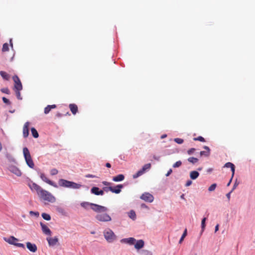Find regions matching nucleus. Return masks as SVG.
<instances>
[{
    "mask_svg": "<svg viewBox=\"0 0 255 255\" xmlns=\"http://www.w3.org/2000/svg\"><path fill=\"white\" fill-rule=\"evenodd\" d=\"M232 192H230L229 193H228V194H227L226 195V196L228 198V200H229L230 199V196H231V193H232Z\"/></svg>",
    "mask_w": 255,
    "mask_h": 255,
    "instance_id": "56",
    "label": "nucleus"
},
{
    "mask_svg": "<svg viewBox=\"0 0 255 255\" xmlns=\"http://www.w3.org/2000/svg\"><path fill=\"white\" fill-rule=\"evenodd\" d=\"M104 235L105 239L109 242H113L116 238L114 232L110 229L105 230L104 232Z\"/></svg>",
    "mask_w": 255,
    "mask_h": 255,
    "instance_id": "3",
    "label": "nucleus"
},
{
    "mask_svg": "<svg viewBox=\"0 0 255 255\" xmlns=\"http://www.w3.org/2000/svg\"><path fill=\"white\" fill-rule=\"evenodd\" d=\"M86 177L87 178H95L96 176L92 174H87L86 175Z\"/></svg>",
    "mask_w": 255,
    "mask_h": 255,
    "instance_id": "52",
    "label": "nucleus"
},
{
    "mask_svg": "<svg viewBox=\"0 0 255 255\" xmlns=\"http://www.w3.org/2000/svg\"><path fill=\"white\" fill-rule=\"evenodd\" d=\"M102 183L105 185V186H110V185H111V183L110 182H107V181H103L102 182Z\"/></svg>",
    "mask_w": 255,
    "mask_h": 255,
    "instance_id": "50",
    "label": "nucleus"
},
{
    "mask_svg": "<svg viewBox=\"0 0 255 255\" xmlns=\"http://www.w3.org/2000/svg\"><path fill=\"white\" fill-rule=\"evenodd\" d=\"M124 186L122 184L117 185L116 186L112 187V189H111V192L116 194H119L121 192V189Z\"/></svg>",
    "mask_w": 255,
    "mask_h": 255,
    "instance_id": "17",
    "label": "nucleus"
},
{
    "mask_svg": "<svg viewBox=\"0 0 255 255\" xmlns=\"http://www.w3.org/2000/svg\"><path fill=\"white\" fill-rule=\"evenodd\" d=\"M23 153L25 161L32 158L29 151L27 147L23 148Z\"/></svg>",
    "mask_w": 255,
    "mask_h": 255,
    "instance_id": "18",
    "label": "nucleus"
},
{
    "mask_svg": "<svg viewBox=\"0 0 255 255\" xmlns=\"http://www.w3.org/2000/svg\"><path fill=\"white\" fill-rule=\"evenodd\" d=\"M29 125L28 122H26L23 128V135L24 137H27L29 134Z\"/></svg>",
    "mask_w": 255,
    "mask_h": 255,
    "instance_id": "15",
    "label": "nucleus"
},
{
    "mask_svg": "<svg viewBox=\"0 0 255 255\" xmlns=\"http://www.w3.org/2000/svg\"><path fill=\"white\" fill-rule=\"evenodd\" d=\"M188 161L193 164H194L198 161V159L195 157H191L188 158Z\"/></svg>",
    "mask_w": 255,
    "mask_h": 255,
    "instance_id": "33",
    "label": "nucleus"
},
{
    "mask_svg": "<svg viewBox=\"0 0 255 255\" xmlns=\"http://www.w3.org/2000/svg\"><path fill=\"white\" fill-rule=\"evenodd\" d=\"M193 140L194 141H200L201 142H205V140L204 137H203L201 136H199L197 137H194L193 138Z\"/></svg>",
    "mask_w": 255,
    "mask_h": 255,
    "instance_id": "40",
    "label": "nucleus"
},
{
    "mask_svg": "<svg viewBox=\"0 0 255 255\" xmlns=\"http://www.w3.org/2000/svg\"><path fill=\"white\" fill-rule=\"evenodd\" d=\"M144 172L142 169L139 170L137 173L133 175V178L135 179L142 175Z\"/></svg>",
    "mask_w": 255,
    "mask_h": 255,
    "instance_id": "30",
    "label": "nucleus"
},
{
    "mask_svg": "<svg viewBox=\"0 0 255 255\" xmlns=\"http://www.w3.org/2000/svg\"><path fill=\"white\" fill-rule=\"evenodd\" d=\"M0 74L1 76L5 80H8L9 79V75L4 71H0Z\"/></svg>",
    "mask_w": 255,
    "mask_h": 255,
    "instance_id": "26",
    "label": "nucleus"
},
{
    "mask_svg": "<svg viewBox=\"0 0 255 255\" xmlns=\"http://www.w3.org/2000/svg\"><path fill=\"white\" fill-rule=\"evenodd\" d=\"M181 198H183V195L181 196Z\"/></svg>",
    "mask_w": 255,
    "mask_h": 255,
    "instance_id": "64",
    "label": "nucleus"
},
{
    "mask_svg": "<svg viewBox=\"0 0 255 255\" xmlns=\"http://www.w3.org/2000/svg\"><path fill=\"white\" fill-rule=\"evenodd\" d=\"M204 148L206 149V151H201L200 152V154L201 156H208L210 154V149L209 147L207 146H204Z\"/></svg>",
    "mask_w": 255,
    "mask_h": 255,
    "instance_id": "21",
    "label": "nucleus"
},
{
    "mask_svg": "<svg viewBox=\"0 0 255 255\" xmlns=\"http://www.w3.org/2000/svg\"><path fill=\"white\" fill-rule=\"evenodd\" d=\"M58 184L61 187L72 189H79L82 186L80 184L76 183L63 179H60L59 180Z\"/></svg>",
    "mask_w": 255,
    "mask_h": 255,
    "instance_id": "1",
    "label": "nucleus"
},
{
    "mask_svg": "<svg viewBox=\"0 0 255 255\" xmlns=\"http://www.w3.org/2000/svg\"><path fill=\"white\" fill-rule=\"evenodd\" d=\"M58 173V171L56 168H53L50 170V174L51 175H56Z\"/></svg>",
    "mask_w": 255,
    "mask_h": 255,
    "instance_id": "43",
    "label": "nucleus"
},
{
    "mask_svg": "<svg viewBox=\"0 0 255 255\" xmlns=\"http://www.w3.org/2000/svg\"><path fill=\"white\" fill-rule=\"evenodd\" d=\"M151 167L150 163H147L145 164L142 168V171L145 172L146 170L149 169Z\"/></svg>",
    "mask_w": 255,
    "mask_h": 255,
    "instance_id": "37",
    "label": "nucleus"
},
{
    "mask_svg": "<svg viewBox=\"0 0 255 255\" xmlns=\"http://www.w3.org/2000/svg\"><path fill=\"white\" fill-rule=\"evenodd\" d=\"M217 187V184L216 183H214L212 184L208 188V190L210 192L213 191L215 190Z\"/></svg>",
    "mask_w": 255,
    "mask_h": 255,
    "instance_id": "41",
    "label": "nucleus"
},
{
    "mask_svg": "<svg viewBox=\"0 0 255 255\" xmlns=\"http://www.w3.org/2000/svg\"><path fill=\"white\" fill-rule=\"evenodd\" d=\"M26 163L27 164V165L31 168H33L34 166V162L31 159H29L27 160H26Z\"/></svg>",
    "mask_w": 255,
    "mask_h": 255,
    "instance_id": "28",
    "label": "nucleus"
},
{
    "mask_svg": "<svg viewBox=\"0 0 255 255\" xmlns=\"http://www.w3.org/2000/svg\"><path fill=\"white\" fill-rule=\"evenodd\" d=\"M182 164V162L180 160L176 161L175 163L173 165V167L174 168H177L180 167Z\"/></svg>",
    "mask_w": 255,
    "mask_h": 255,
    "instance_id": "42",
    "label": "nucleus"
},
{
    "mask_svg": "<svg viewBox=\"0 0 255 255\" xmlns=\"http://www.w3.org/2000/svg\"><path fill=\"white\" fill-rule=\"evenodd\" d=\"M153 158H154V159L156 160H159V157H157V156H155V155H154V156H153Z\"/></svg>",
    "mask_w": 255,
    "mask_h": 255,
    "instance_id": "59",
    "label": "nucleus"
},
{
    "mask_svg": "<svg viewBox=\"0 0 255 255\" xmlns=\"http://www.w3.org/2000/svg\"><path fill=\"white\" fill-rule=\"evenodd\" d=\"M40 224L41 227V229L43 233L46 235L51 236V231L49 229V228L45 224H43L42 222H40Z\"/></svg>",
    "mask_w": 255,
    "mask_h": 255,
    "instance_id": "12",
    "label": "nucleus"
},
{
    "mask_svg": "<svg viewBox=\"0 0 255 255\" xmlns=\"http://www.w3.org/2000/svg\"><path fill=\"white\" fill-rule=\"evenodd\" d=\"M15 92V94H16V96L17 97V98L18 99V100H22V97L21 96V95H20V91L21 90H14Z\"/></svg>",
    "mask_w": 255,
    "mask_h": 255,
    "instance_id": "34",
    "label": "nucleus"
},
{
    "mask_svg": "<svg viewBox=\"0 0 255 255\" xmlns=\"http://www.w3.org/2000/svg\"><path fill=\"white\" fill-rule=\"evenodd\" d=\"M128 217L131 218V219L132 220H135V218H136V214H135V213L134 211L133 210H131L128 213Z\"/></svg>",
    "mask_w": 255,
    "mask_h": 255,
    "instance_id": "27",
    "label": "nucleus"
},
{
    "mask_svg": "<svg viewBox=\"0 0 255 255\" xmlns=\"http://www.w3.org/2000/svg\"><path fill=\"white\" fill-rule=\"evenodd\" d=\"M140 198L145 202L150 203L152 202L154 200L153 195L147 192L142 194L140 196Z\"/></svg>",
    "mask_w": 255,
    "mask_h": 255,
    "instance_id": "8",
    "label": "nucleus"
},
{
    "mask_svg": "<svg viewBox=\"0 0 255 255\" xmlns=\"http://www.w3.org/2000/svg\"><path fill=\"white\" fill-rule=\"evenodd\" d=\"M174 140L178 144H182L184 141L183 139L180 138H175Z\"/></svg>",
    "mask_w": 255,
    "mask_h": 255,
    "instance_id": "44",
    "label": "nucleus"
},
{
    "mask_svg": "<svg viewBox=\"0 0 255 255\" xmlns=\"http://www.w3.org/2000/svg\"><path fill=\"white\" fill-rule=\"evenodd\" d=\"M166 136V134H164V135H163L162 136H161V138H164Z\"/></svg>",
    "mask_w": 255,
    "mask_h": 255,
    "instance_id": "63",
    "label": "nucleus"
},
{
    "mask_svg": "<svg viewBox=\"0 0 255 255\" xmlns=\"http://www.w3.org/2000/svg\"><path fill=\"white\" fill-rule=\"evenodd\" d=\"M9 47L8 44L7 43H4L2 46V52H6L8 51Z\"/></svg>",
    "mask_w": 255,
    "mask_h": 255,
    "instance_id": "39",
    "label": "nucleus"
},
{
    "mask_svg": "<svg viewBox=\"0 0 255 255\" xmlns=\"http://www.w3.org/2000/svg\"><path fill=\"white\" fill-rule=\"evenodd\" d=\"M11 41H12V39H10V41L9 42H10V46L12 48L13 47V44H12Z\"/></svg>",
    "mask_w": 255,
    "mask_h": 255,
    "instance_id": "61",
    "label": "nucleus"
},
{
    "mask_svg": "<svg viewBox=\"0 0 255 255\" xmlns=\"http://www.w3.org/2000/svg\"><path fill=\"white\" fill-rule=\"evenodd\" d=\"M8 170L17 176H20L22 174L21 171L17 167L13 165L9 166Z\"/></svg>",
    "mask_w": 255,
    "mask_h": 255,
    "instance_id": "11",
    "label": "nucleus"
},
{
    "mask_svg": "<svg viewBox=\"0 0 255 255\" xmlns=\"http://www.w3.org/2000/svg\"><path fill=\"white\" fill-rule=\"evenodd\" d=\"M192 182L191 180H188L186 183V186H189L192 184Z\"/></svg>",
    "mask_w": 255,
    "mask_h": 255,
    "instance_id": "53",
    "label": "nucleus"
},
{
    "mask_svg": "<svg viewBox=\"0 0 255 255\" xmlns=\"http://www.w3.org/2000/svg\"><path fill=\"white\" fill-rule=\"evenodd\" d=\"M1 91L2 93H5V94H9L10 93L9 89L8 88H7L1 89Z\"/></svg>",
    "mask_w": 255,
    "mask_h": 255,
    "instance_id": "46",
    "label": "nucleus"
},
{
    "mask_svg": "<svg viewBox=\"0 0 255 255\" xmlns=\"http://www.w3.org/2000/svg\"><path fill=\"white\" fill-rule=\"evenodd\" d=\"M219 225L217 224L215 227V232H216L219 230Z\"/></svg>",
    "mask_w": 255,
    "mask_h": 255,
    "instance_id": "57",
    "label": "nucleus"
},
{
    "mask_svg": "<svg viewBox=\"0 0 255 255\" xmlns=\"http://www.w3.org/2000/svg\"><path fill=\"white\" fill-rule=\"evenodd\" d=\"M104 194V190H100L99 192H98V195H103Z\"/></svg>",
    "mask_w": 255,
    "mask_h": 255,
    "instance_id": "55",
    "label": "nucleus"
},
{
    "mask_svg": "<svg viewBox=\"0 0 255 255\" xmlns=\"http://www.w3.org/2000/svg\"><path fill=\"white\" fill-rule=\"evenodd\" d=\"M29 214L31 215H35L36 216H39V213L38 212H33V211H30Z\"/></svg>",
    "mask_w": 255,
    "mask_h": 255,
    "instance_id": "49",
    "label": "nucleus"
},
{
    "mask_svg": "<svg viewBox=\"0 0 255 255\" xmlns=\"http://www.w3.org/2000/svg\"><path fill=\"white\" fill-rule=\"evenodd\" d=\"M199 175V173L197 171H192L190 173V177L193 180H195L197 178Z\"/></svg>",
    "mask_w": 255,
    "mask_h": 255,
    "instance_id": "24",
    "label": "nucleus"
},
{
    "mask_svg": "<svg viewBox=\"0 0 255 255\" xmlns=\"http://www.w3.org/2000/svg\"><path fill=\"white\" fill-rule=\"evenodd\" d=\"M91 209L95 212L98 213H104L108 211L107 207L96 204H91Z\"/></svg>",
    "mask_w": 255,
    "mask_h": 255,
    "instance_id": "6",
    "label": "nucleus"
},
{
    "mask_svg": "<svg viewBox=\"0 0 255 255\" xmlns=\"http://www.w3.org/2000/svg\"><path fill=\"white\" fill-rule=\"evenodd\" d=\"M4 241L10 245H13L23 249L25 248L24 245L21 243H18L17 242L18 241V240L13 236H10L8 239L5 238Z\"/></svg>",
    "mask_w": 255,
    "mask_h": 255,
    "instance_id": "4",
    "label": "nucleus"
},
{
    "mask_svg": "<svg viewBox=\"0 0 255 255\" xmlns=\"http://www.w3.org/2000/svg\"><path fill=\"white\" fill-rule=\"evenodd\" d=\"M71 112L73 115H75L78 111V107L75 104H70L69 106Z\"/></svg>",
    "mask_w": 255,
    "mask_h": 255,
    "instance_id": "22",
    "label": "nucleus"
},
{
    "mask_svg": "<svg viewBox=\"0 0 255 255\" xmlns=\"http://www.w3.org/2000/svg\"><path fill=\"white\" fill-rule=\"evenodd\" d=\"M233 178V177H231V178L230 180L229 181V182H228V183L227 184V186H229L230 185V184H231V182H232V180Z\"/></svg>",
    "mask_w": 255,
    "mask_h": 255,
    "instance_id": "60",
    "label": "nucleus"
},
{
    "mask_svg": "<svg viewBox=\"0 0 255 255\" xmlns=\"http://www.w3.org/2000/svg\"><path fill=\"white\" fill-rule=\"evenodd\" d=\"M186 236H187V229H186L184 230V231L180 239V241L179 242V244H181L182 243V242L183 241V240H184V239L185 238V237Z\"/></svg>",
    "mask_w": 255,
    "mask_h": 255,
    "instance_id": "38",
    "label": "nucleus"
},
{
    "mask_svg": "<svg viewBox=\"0 0 255 255\" xmlns=\"http://www.w3.org/2000/svg\"><path fill=\"white\" fill-rule=\"evenodd\" d=\"M2 101L4 103H5L7 105H10L11 104V103L9 101V100L5 97L2 98Z\"/></svg>",
    "mask_w": 255,
    "mask_h": 255,
    "instance_id": "45",
    "label": "nucleus"
},
{
    "mask_svg": "<svg viewBox=\"0 0 255 255\" xmlns=\"http://www.w3.org/2000/svg\"><path fill=\"white\" fill-rule=\"evenodd\" d=\"M172 172V170L170 169L166 174V176H168Z\"/></svg>",
    "mask_w": 255,
    "mask_h": 255,
    "instance_id": "54",
    "label": "nucleus"
},
{
    "mask_svg": "<svg viewBox=\"0 0 255 255\" xmlns=\"http://www.w3.org/2000/svg\"><path fill=\"white\" fill-rule=\"evenodd\" d=\"M195 148H190L189 149L188 151H187V153L189 155H191L192 154V153H194V152L195 151Z\"/></svg>",
    "mask_w": 255,
    "mask_h": 255,
    "instance_id": "48",
    "label": "nucleus"
},
{
    "mask_svg": "<svg viewBox=\"0 0 255 255\" xmlns=\"http://www.w3.org/2000/svg\"><path fill=\"white\" fill-rule=\"evenodd\" d=\"M31 133L34 138H37L38 137V136H39L38 133L35 128H31Z\"/></svg>",
    "mask_w": 255,
    "mask_h": 255,
    "instance_id": "31",
    "label": "nucleus"
},
{
    "mask_svg": "<svg viewBox=\"0 0 255 255\" xmlns=\"http://www.w3.org/2000/svg\"><path fill=\"white\" fill-rule=\"evenodd\" d=\"M100 189L97 187H93L91 190V192L92 194L96 195H98V192H99Z\"/></svg>",
    "mask_w": 255,
    "mask_h": 255,
    "instance_id": "29",
    "label": "nucleus"
},
{
    "mask_svg": "<svg viewBox=\"0 0 255 255\" xmlns=\"http://www.w3.org/2000/svg\"><path fill=\"white\" fill-rule=\"evenodd\" d=\"M96 219L100 221V222H109L112 220L111 217L107 213H101L100 214H98L96 216Z\"/></svg>",
    "mask_w": 255,
    "mask_h": 255,
    "instance_id": "5",
    "label": "nucleus"
},
{
    "mask_svg": "<svg viewBox=\"0 0 255 255\" xmlns=\"http://www.w3.org/2000/svg\"><path fill=\"white\" fill-rule=\"evenodd\" d=\"M1 149H2V145H1V142H0V151L1 150Z\"/></svg>",
    "mask_w": 255,
    "mask_h": 255,
    "instance_id": "62",
    "label": "nucleus"
},
{
    "mask_svg": "<svg viewBox=\"0 0 255 255\" xmlns=\"http://www.w3.org/2000/svg\"><path fill=\"white\" fill-rule=\"evenodd\" d=\"M239 183H237V181L235 182L233 187V189L232 190H231V192H233V191L237 187V186L238 185Z\"/></svg>",
    "mask_w": 255,
    "mask_h": 255,
    "instance_id": "51",
    "label": "nucleus"
},
{
    "mask_svg": "<svg viewBox=\"0 0 255 255\" xmlns=\"http://www.w3.org/2000/svg\"><path fill=\"white\" fill-rule=\"evenodd\" d=\"M56 106L55 105H48L44 109V114H48L51 109L56 108Z\"/></svg>",
    "mask_w": 255,
    "mask_h": 255,
    "instance_id": "25",
    "label": "nucleus"
},
{
    "mask_svg": "<svg viewBox=\"0 0 255 255\" xmlns=\"http://www.w3.org/2000/svg\"><path fill=\"white\" fill-rule=\"evenodd\" d=\"M135 241H136V240L134 238H131V237L128 238L123 239L121 240L122 243L128 244L130 245L134 244Z\"/></svg>",
    "mask_w": 255,
    "mask_h": 255,
    "instance_id": "16",
    "label": "nucleus"
},
{
    "mask_svg": "<svg viewBox=\"0 0 255 255\" xmlns=\"http://www.w3.org/2000/svg\"><path fill=\"white\" fill-rule=\"evenodd\" d=\"M125 176L123 174H119L116 176L113 177V180L115 182H119L124 180Z\"/></svg>",
    "mask_w": 255,
    "mask_h": 255,
    "instance_id": "23",
    "label": "nucleus"
},
{
    "mask_svg": "<svg viewBox=\"0 0 255 255\" xmlns=\"http://www.w3.org/2000/svg\"><path fill=\"white\" fill-rule=\"evenodd\" d=\"M13 80L14 82V90H22V85L18 77L14 75L12 77Z\"/></svg>",
    "mask_w": 255,
    "mask_h": 255,
    "instance_id": "7",
    "label": "nucleus"
},
{
    "mask_svg": "<svg viewBox=\"0 0 255 255\" xmlns=\"http://www.w3.org/2000/svg\"><path fill=\"white\" fill-rule=\"evenodd\" d=\"M47 241L50 246H54L57 244L58 242V239L55 237L54 238H47Z\"/></svg>",
    "mask_w": 255,
    "mask_h": 255,
    "instance_id": "14",
    "label": "nucleus"
},
{
    "mask_svg": "<svg viewBox=\"0 0 255 255\" xmlns=\"http://www.w3.org/2000/svg\"><path fill=\"white\" fill-rule=\"evenodd\" d=\"M144 242L142 240H137L134 245V248L136 250H139L144 247Z\"/></svg>",
    "mask_w": 255,
    "mask_h": 255,
    "instance_id": "20",
    "label": "nucleus"
},
{
    "mask_svg": "<svg viewBox=\"0 0 255 255\" xmlns=\"http://www.w3.org/2000/svg\"><path fill=\"white\" fill-rule=\"evenodd\" d=\"M41 216L42 218L45 220L49 221L51 220V216L50 215L47 213H43L42 214Z\"/></svg>",
    "mask_w": 255,
    "mask_h": 255,
    "instance_id": "32",
    "label": "nucleus"
},
{
    "mask_svg": "<svg viewBox=\"0 0 255 255\" xmlns=\"http://www.w3.org/2000/svg\"><path fill=\"white\" fill-rule=\"evenodd\" d=\"M38 195L40 199L48 202L54 203L56 201V198L51 193L43 189L38 193Z\"/></svg>",
    "mask_w": 255,
    "mask_h": 255,
    "instance_id": "2",
    "label": "nucleus"
},
{
    "mask_svg": "<svg viewBox=\"0 0 255 255\" xmlns=\"http://www.w3.org/2000/svg\"><path fill=\"white\" fill-rule=\"evenodd\" d=\"M26 247L32 253H35L37 250V248L36 245L30 242L26 243Z\"/></svg>",
    "mask_w": 255,
    "mask_h": 255,
    "instance_id": "13",
    "label": "nucleus"
},
{
    "mask_svg": "<svg viewBox=\"0 0 255 255\" xmlns=\"http://www.w3.org/2000/svg\"><path fill=\"white\" fill-rule=\"evenodd\" d=\"M91 204L87 202H83L81 203V206L85 209H87L89 206H91Z\"/></svg>",
    "mask_w": 255,
    "mask_h": 255,
    "instance_id": "36",
    "label": "nucleus"
},
{
    "mask_svg": "<svg viewBox=\"0 0 255 255\" xmlns=\"http://www.w3.org/2000/svg\"><path fill=\"white\" fill-rule=\"evenodd\" d=\"M28 185L32 191H36L37 195L38 194V193L40 192L42 189V188L40 186L32 181H30L28 183Z\"/></svg>",
    "mask_w": 255,
    "mask_h": 255,
    "instance_id": "9",
    "label": "nucleus"
},
{
    "mask_svg": "<svg viewBox=\"0 0 255 255\" xmlns=\"http://www.w3.org/2000/svg\"><path fill=\"white\" fill-rule=\"evenodd\" d=\"M40 177L41 178V179L45 182L46 183H47V184L55 187V188H57L58 187V186L57 185L53 182V181H51L50 180H49L46 176V175L44 174V173H41L40 174Z\"/></svg>",
    "mask_w": 255,
    "mask_h": 255,
    "instance_id": "10",
    "label": "nucleus"
},
{
    "mask_svg": "<svg viewBox=\"0 0 255 255\" xmlns=\"http://www.w3.org/2000/svg\"><path fill=\"white\" fill-rule=\"evenodd\" d=\"M106 166L108 168H110L111 167V165L110 163H107L106 164Z\"/></svg>",
    "mask_w": 255,
    "mask_h": 255,
    "instance_id": "58",
    "label": "nucleus"
},
{
    "mask_svg": "<svg viewBox=\"0 0 255 255\" xmlns=\"http://www.w3.org/2000/svg\"><path fill=\"white\" fill-rule=\"evenodd\" d=\"M112 186L105 187L103 188V190L104 191L108 192L109 191H111V189H112Z\"/></svg>",
    "mask_w": 255,
    "mask_h": 255,
    "instance_id": "47",
    "label": "nucleus"
},
{
    "mask_svg": "<svg viewBox=\"0 0 255 255\" xmlns=\"http://www.w3.org/2000/svg\"><path fill=\"white\" fill-rule=\"evenodd\" d=\"M206 220V218H204L202 219L201 221V228H202V232H203L204 231V229L205 228V222Z\"/></svg>",
    "mask_w": 255,
    "mask_h": 255,
    "instance_id": "35",
    "label": "nucleus"
},
{
    "mask_svg": "<svg viewBox=\"0 0 255 255\" xmlns=\"http://www.w3.org/2000/svg\"><path fill=\"white\" fill-rule=\"evenodd\" d=\"M225 167L230 168L232 173V177H233L235 172V166L234 164L231 162H227L224 165Z\"/></svg>",
    "mask_w": 255,
    "mask_h": 255,
    "instance_id": "19",
    "label": "nucleus"
}]
</instances>
